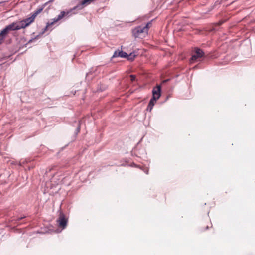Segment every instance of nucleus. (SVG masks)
Wrapping results in <instances>:
<instances>
[{"label": "nucleus", "instance_id": "nucleus-1", "mask_svg": "<svg viewBox=\"0 0 255 255\" xmlns=\"http://www.w3.org/2000/svg\"><path fill=\"white\" fill-rule=\"evenodd\" d=\"M35 17L32 15L31 17L26 18L20 21H17L14 22L16 24L18 30L22 28H25L28 26L31 23H32Z\"/></svg>", "mask_w": 255, "mask_h": 255}, {"label": "nucleus", "instance_id": "nucleus-2", "mask_svg": "<svg viewBox=\"0 0 255 255\" xmlns=\"http://www.w3.org/2000/svg\"><path fill=\"white\" fill-rule=\"evenodd\" d=\"M147 28L143 26H138L132 30V34L135 38H141L147 33Z\"/></svg>", "mask_w": 255, "mask_h": 255}, {"label": "nucleus", "instance_id": "nucleus-3", "mask_svg": "<svg viewBox=\"0 0 255 255\" xmlns=\"http://www.w3.org/2000/svg\"><path fill=\"white\" fill-rule=\"evenodd\" d=\"M18 30L17 26L14 22L7 25L0 33V36L5 37L10 31Z\"/></svg>", "mask_w": 255, "mask_h": 255}, {"label": "nucleus", "instance_id": "nucleus-4", "mask_svg": "<svg viewBox=\"0 0 255 255\" xmlns=\"http://www.w3.org/2000/svg\"><path fill=\"white\" fill-rule=\"evenodd\" d=\"M69 13H70L69 11H67V12H65L64 11H61L60 12V14L58 15L57 18H54L53 19V22H50V23H49V22L47 23V25L44 29V31H46L49 27L52 26L53 24H54V23L58 22V21H59L60 20L62 19L64 16L68 15Z\"/></svg>", "mask_w": 255, "mask_h": 255}, {"label": "nucleus", "instance_id": "nucleus-5", "mask_svg": "<svg viewBox=\"0 0 255 255\" xmlns=\"http://www.w3.org/2000/svg\"><path fill=\"white\" fill-rule=\"evenodd\" d=\"M204 55V52L199 48H195L194 52L191 58V61H194L198 58L203 57Z\"/></svg>", "mask_w": 255, "mask_h": 255}, {"label": "nucleus", "instance_id": "nucleus-6", "mask_svg": "<svg viewBox=\"0 0 255 255\" xmlns=\"http://www.w3.org/2000/svg\"><path fill=\"white\" fill-rule=\"evenodd\" d=\"M57 222L60 228L64 229L67 226V219L66 218L64 214L61 212L60 213L59 217Z\"/></svg>", "mask_w": 255, "mask_h": 255}, {"label": "nucleus", "instance_id": "nucleus-7", "mask_svg": "<svg viewBox=\"0 0 255 255\" xmlns=\"http://www.w3.org/2000/svg\"><path fill=\"white\" fill-rule=\"evenodd\" d=\"M161 96V86L157 85L152 90V97L158 99Z\"/></svg>", "mask_w": 255, "mask_h": 255}, {"label": "nucleus", "instance_id": "nucleus-8", "mask_svg": "<svg viewBox=\"0 0 255 255\" xmlns=\"http://www.w3.org/2000/svg\"><path fill=\"white\" fill-rule=\"evenodd\" d=\"M128 54L123 51H120L119 50H116L115 51L113 55L112 56V58H116V57H122V58H126L128 57Z\"/></svg>", "mask_w": 255, "mask_h": 255}, {"label": "nucleus", "instance_id": "nucleus-9", "mask_svg": "<svg viewBox=\"0 0 255 255\" xmlns=\"http://www.w3.org/2000/svg\"><path fill=\"white\" fill-rule=\"evenodd\" d=\"M157 100L158 99L152 97V98L150 99L149 104H150L151 106H154Z\"/></svg>", "mask_w": 255, "mask_h": 255}, {"label": "nucleus", "instance_id": "nucleus-10", "mask_svg": "<svg viewBox=\"0 0 255 255\" xmlns=\"http://www.w3.org/2000/svg\"><path fill=\"white\" fill-rule=\"evenodd\" d=\"M43 10V8H39L34 12L32 15L35 18L36 16L40 13Z\"/></svg>", "mask_w": 255, "mask_h": 255}, {"label": "nucleus", "instance_id": "nucleus-11", "mask_svg": "<svg viewBox=\"0 0 255 255\" xmlns=\"http://www.w3.org/2000/svg\"><path fill=\"white\" fill-rule=\"evenodd\" d=\"M135 57V54H133L132 53H130L129 55H128V60L132 61Z\"/></svg>", "mask_w": 255, "mask_h": 255}, {"label": "nucleus", "instance_id": "nucleus-12", "mask_svg": "<svg viewBox=\"0 0 255 255\" xmlns=\"http://www.w3.org/2000/svg\"><path fill=\"white\" fill-rule=\"evenodd\" d=\"M151 22H149L147 23L145 26H143L144 27H146L147 28V31L148 32V29L151 27Z\"/></svg>", "mask_w": 255, "mask_h": 255}, {"label": "nucleus", "instance_id": "nucleus-13", "mask_svg": "<svg viewBox=\"0 0 255 255\" xmlns=\"http://www.w3.org/2000/svg\"><path fill=\"white\" fill-rule=\"evenodd\" d=\"M130 80L133 82L136 80V76L134 75H130Z\"/></svg>", "mask_w": 255, "mask_h": 255}, {"label": "nucleus", "instance_id": "nucleus-14", "mask_svg": "<svg viewBox=\"0 0 255 255\" xmlns=\"http://www.w3.org/2000/svg\"><path fill=\"white\" fill-rule=\"evenodd\" d=\"M153 106H151L150 104H148V107L147 108V110L151 111L153 108Z\"/></svg>", "mask_w": 255, "mask_h": 255}, {"label": "nucleus", "instance_id": "nucleus-15", "mask_svg": "<svg viewBox=\"0 0 255 255\" xmlns=\"http://www.w3.org/2000/svg\"><path fill=\"white\" fill-rule=\"evenodd\" d=\"M167 81H168V80H164V81H163V82H166Z\"/></svg>", "mask_w": 255, "mask_h": 255}, {"label": "nucleus", "instance_id": "nucleus-16", "mask_svg": "<svg viewBox=\"0 0 255 255\" xmlns=\"http://www.w3.org/2000/svg\"><path fill=\"white\" fill-rule=\"evenodd\" d=\"M78 130H80V127H79H79H78Z\"/></svg>", "mask_w": 255, "mask_h": 255}, {"label": "nucleus", "instance_id": "nucleus-17", "mask_svg": "<svg viewBox=\"0 0 255 255\" xmlns=\"http://www.w3.org/2000/svg\"><path fill=\"white\" fill-rule=\"evenodd\" d=\"M1 3V2H0V4Z\"/></svg>", "mask_w": 255, "mask_h": 255}, {"label": "nucleus", "instance_id": "nucleus-18", "mask_svg": "<svg viewBox=\"0 0 255 255\" xmlns=\"http://www.w3.org/2000/svg\"><path fill=\"white\" fill-rule=\"evenodd\" d=\"M1 43V42H0V43Z\"/></svg>", "mask_w": 255, "mask_h": 255}]
</instances>
